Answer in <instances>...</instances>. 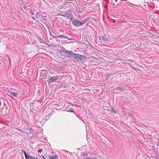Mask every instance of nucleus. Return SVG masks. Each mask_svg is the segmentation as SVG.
Masks as SVG:
<instances>
[{
	"label": "nucleus",
	"mask_w": 159,
	"mask_h": 159,
	"mask_svg": "<svg viewBox=\"0 0 159 159\" xmlns=\"http://www.w3.org/2000/svg\"><path fill=\"white\" fill-rule=\"evenodd\" d=\"M86 22V21L85 20L80 21L76 19H75L73 21V23L74 25L78 26L84 24Z\"/></svg>",
	"instance_id": "f257e3e1"
},
{
	"label": "nucleus",
	"mask_w": 159,
	"mask_h": 159,
	"mask_svg": "<svg viewBox=\"0 0 159 159\" xmlns=\"http://www.w3.org/2000/svg\"><path fill=\"white\" fill-rule=\"evenodd\" d=\"M42 15L39 13H37L35 17H33L32 18L37 22L41 20Z\"/></svg>",
	"instance_id": "f03ea898"
},
{
	"label": "nucleus",
	"mask_w": 159,
	"mask_h": 159,
	"mask_svg": "<svg viewBox=\"0 0 159 159\" xmlns=\"http://www.w3.org/2000/svg\"><path fill=\"white\" fill-rule=\"evenodd\" d=\"M22 151L24 154L25 158L26 159H37V158L34 156H32L29 155H27L25 151L22 150Z\"/></svg>",
	"instance_id": "7ed1b4c3"
},
{
	"label": "nucleus",
	"mask_w": 159,
	"mask_h": 159,
	"mask_svg": "<svg viewBox=\"0 0 159 159\" xmlns=\"http://www.w3.org/2000/svg\"><path fill=\"white\" fill-rule=\"evenodd\" d=\"M115 90L121 92H124V88L122 86L119 87H117L115 89Z\"/></svg>",
	"instance_id": "20e7f679"
},
{
	"label": "nucleus",
	"mask_w": 159,
	"mask_h": 159,
	"mask_svg": "<svg viewBox=\"0 0 159 159\" xmlns=\"http://www.w3.org/2000/svg\"><path fill=\"white\" fill-rule=\"evenodd\" d=\"M52 37L54 38H60L61 39H68V38L66 37L63 35H60L58 36H55L54 35H52Z\"/></svg>",
	"instance_id": "39448f33"
},
{
	"label": "nucleus",
	"mask_w": 159,
	"mask_h": 159,
	"mask_svg": "<svg viewBox=\"0 0 159 159\" xmlns=\"http://www.w3.org/2000/svg\"><path fill=\"white\" fill-rule=\"evenodd\" d=\"M67 11V12L68 13H69L68 15L66 14L65 16H64L61 14H60V15L62 16L67 17L68 18L71 17L72 14H71V10H68Z\"/></svg>",
	"instance_id": "423d86ee"
},
{
	"label": "nucleus",
	"mask_w": 159,
	"mask_h": 159,
	"mask_svg": "<svg viewBox=\"0 0 159 159\" xmlns=\"http://www.w3.org/2000/svg\"><path fill=\"white\" fill-rule=\"evenodd\" d=\"M57 79V78L56 77H51L48 80V82L49 83L51 82L56 80Z\"/></svg>",
	"instance_id": "0eeeda50"
},
{
	"label": "nucleus",
	"mask_w": 159,
	"mask_h": 159,
	"mask_svg": "<svg viewBox=\"0 0 159 159\" xmlns=\"http://www.w3.org/2000/svg\"><path fill=\"white\" fill-rule=\"evenodd\" d=\"M75 55L76 56L75 57V58H79L80 59H81V57L82 56V55L79 54H75Z\"/></svg>",
	"instance_id": "6e6552de"
},
{
	"label": "nucleus",
	"mask_w": 159,
	"mask_h": 159,
	"mask_svg": "<svg viewBox=\"0 0 159 159\" xmlns=\"http://www.w3.org/2000/svg\"><path fill=\"white\" fill-rule=\"evenodd\" d=\"M101 36L103 41H105L107 40V38L105 35L104 36Z\"/></svg>",
	"instance_id": "1a4fd4ad"
},
{
	"label": "nucleus",
	"mask_w": 159,
	"mask_h": 159,
	"mask_svg": "<svg viewBox=\"0 0 159 159\" xmlns=\"http://www.w3.org/2000/svg\"><path fill=\"white\" fill-rule=\"evenodd\" d=\"M57 157V155H56L54 156H50L49 157V159H56V158Z\"/></svg>",
	"instance_id": "9d476101"
},
{
	"label": "nucleus",
	"mask_w": 159,
	"mask_h": 159,
	"mask_svg": "<svg viewBox=\"0 0 159 159\" xmlns=\"http://www.w3.org/2000/svg\"><path fill=\"white\" fill-rule=\"evenodd\" d=\"M11 93V95H13L15 97H16L17 95V92H15Z\"/></svg>",
	"instance_id": "9b49d317"
},
{
	"label": "nucleus",
	"mask_w": 159,
	"mask_h": 159,
	"mask_svg": "<svg viewBox=\"0 0 159 159\" xmlns=\"http://www.w3.org/2000/svg\"><path fill=\"white\" fill-rule=\"evenodd\" d=\"M105 77H106V79H107L109 77H110V74H107V75H105Z\"/></svg>",
	"instance_id": "f8f14e48"
},
{
	"label": "nucleus",
	"mask_w": 159,
	"mask_h": 159,
	"mask_svg": "<svg viewBox=\"0 0 159 159\" xmlns=\"http://www.w3.org/2000/svg\"><path fill=\"white\" fill-rule=\"evenodd\" d=\"M68 111H70L71 112H74L75 113L74 111L73 110V109H71V110H69Z\"/></svg>",
	"instance_id": "ddd939ff"
},
{
	"label": "nucleus",
	"mask_w": 159,
	"mask_h": 159,
	"mask_svg": "<svg viewBox=\"0 0 159 159\" xmlns=\"http://www.w3.org/2000/svg\"><path fill=\"white\" fill-rule=\"evenodd\" d=\"M11 93H12V92H9V91H8V92H7V94L8 95H10V94H11Z\"/></svg>",
	"instance_id": "4468645a"
},
{
	"label": "nucleus",
	"mask_w": 159,
	"mask_h": 159,
	"mask_svg": "<svg viewBox=\"0 0 159 159\" xmlns=\"http://www.w3.org/2000/svg\"><path fill=\"white\" fill-rule=\"evenodd\" d=\"M42 149H40L38 151V152H41L42 151Z\"/></svg>",
	"instance_id": "2eb2a0df"
},
{
	"label": "nucleus",
	"mask_w": 159,
	"mask_h": 159,
	"mask_svg": "<svg viewBox=\"0 0 159 159\" xmlns=\"http://www.w3.org/2000/svg\"><path fill=\"white\" fill-rule=\"evenodd\" d=\"M100 62H100V66H102V65H103V62H101V61H100Z\"/></svg>",
	"instance_id": "dca6fc26"
},
{
	"label": "nucleus",
	"mask_w": 159,
	"mask_h": 159,
	"mask_svg": "<svg viewBox=\"0 0 159 159\" xmlns=\"http://www.w3.org/2000/svg\"><path fill=\"white\" fill-rule=\"evenodd\" d=\"M43 158V159H47L44 157L43 156H42Z\"/></svg>",
	"instance_id": "f3484780"
},
{
	"label": "nucleus",
	"mask_w": 159,
	"mask_h": 159,
	"mask_svg": "<svg viewBox=\"0 0 159 159\" xmlns=\"http://www.w3.org/2000/svg\"><path fill=\"white\" fill-rule=\"evenodd\" d=\"M50 34L51 35V36H52V35H53L52 34V33L51 32L50 33Z\"/></svg>",
	"instance_id": "a211bd4d"
}]
</instances>
